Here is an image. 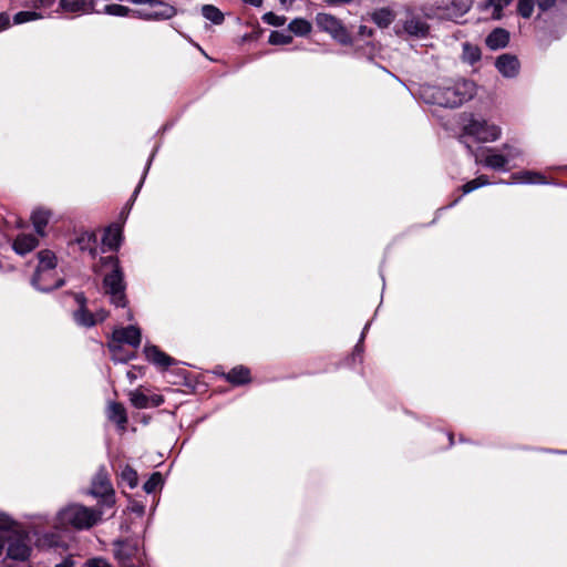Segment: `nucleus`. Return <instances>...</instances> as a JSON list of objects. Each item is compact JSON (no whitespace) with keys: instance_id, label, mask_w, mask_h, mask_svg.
Here are the masks:
<instances>
[{"instance_id":"nucleus-44","label":"nucleus","mask_w":567,"mask_h":567,"mask_svg":"<svg viewBox=\"0 0 567 567\" xmlns=\"http://www.w3.org/2000/svg\"><path fill=\"white\" fill-rule=\"evenodd\" d=\"M93 316H94V320H96V323H97V322L104 321L107 318L109 313H107V311L101 309V310L96 311L95 313H93Z\"/></svg>"},{"instance_id":"nucleus-42","label":"nucleus","mask_w":567,"mask_h":567,"mask_svg":"<svg viewBox=\"0 0 567 567\" xmlns=\"http://www.w3.org/2000/svg\"><path fill=\"white\" fill-rule=\"evenodd\" d=\"M556 0H537V6L540 10L545 11L555 4Z\"/></svg>"},{"instance_id":"nucleus-45","label":"nucleus","mask_w":567,"mask_h":567,"mask_svg":"<svg viewBox=\"0 0 567 567\" xmlns=\"http://www.w3.org/2000/svg\"><path fill=\"white\" fill-rule=\"evenodd\" d=\"M359 34L361 37H370L372 34V30L369 29L368 27L365 25H360L359 28Z\"/></svg>"},{"instance_id":"nucleus-22","label":"nucleus","mask_w":567,"mask_h":567,"mask_svg":"<svg viewBox=\"0 0 567 567\" xmlns=\"http://www.w3.org/2000/svg\"><path fill=\"white\" fill-rule=\"evenodd\" d=\"M107 417L116 423L121 430L125 429L127 423L126 411L120 403H110L107 408Z\"/></svg>"},{"instance_id":"nucleus-8","label":"nucleus","mask_w":567,"mask_h":567,"mask_svg":"<svg viewBox=\"0 0 567 567\" xmlns=\"http://www.w3.org/2000/svg\"><path fill=\"white\" fill-rule=\"evenodd\" d=\"M7 542V554L10 558L16 560H27L30 557L32 549L27 534L20 533L11 527L9 529Z\"/></svg>"},{"instance_id":"nucleus-2","label":"nucleus","mask_w":567,"mask_h":567,"mask_svg":"<svg viewBox=\"0 0 567 567\" xmlns=\"http://www.w3.org/2000/svg\"><path fill=\"white\" fill-rule=\"evenodd\" d=\"M102 519V512L81 504H70L60 509L54 518L56 529H90Z\"/></svg>"},{"instance_id":"nucleus-28","label":"nucleus","mask_w":567,"mask_h":567,"mask_svg":"<svg viewBox=\"0 0 567 567\" xmlns=\"http://www.w3.org/2000/svg\"><path fill=\"white\" fill-rule=\"evenodd\" d=\"M202 14L204 16V18H206L215 24H220L224 21V14L221 13V11L212 4L203 6Z\"/></svg>"},{"instance_id":"nucleus-34","label":"nucleus","mask_w":567,"mask_h":567,"mask_svg":"<svg viewBox=\"0 0 567 567\" xmlns=\"http://www.w3.org/2000/svg\"><path fill=\"white\" fill-rule=\"evenodd\" d=\"M534 0H518L517 12L520 17L528 19L534 12Z\"/></svg>"},{"instance_id":"nucleus-46","label":"nucleus","mask_w":567,"mask_h":567,"mask_svg":"<svg viewBox=\"0 0 567 567\" xmlns=\"http://www.w3.org/2000/svg\"><path fill=\"white\" fill-rule=\"evenodd\" d=\"M245 3L254 6V7H260L262 4V0H243Z\"/></svg>"},{"instance_id":"nucleus-38","label":"nucleus","mask_w":567,"mask_h":567,"mask_svg":"<svg viewBox=\"0 0 567 567\" xmlns=\"http://www.w3.org/2000/svg\"><path fill=\"white\" fill-rule=\"evenodd\" d=\"M162 483H163L162 475L158 472H155L145 482L143 488L146 493H153L158 486L162 485Z\"/></svg>"},{"instance_id":"nucleus-35","label":"nucleus","mask_w":567,"mask_h":567,"mask_svg":"<svg viewBox=\"0 0 567 567\" xmlns=\"http://www.w3.org/2000/svg\"><path fill=\"white\" fill-rule=\"evenodd\" d=\"M292 42V37L289 33L272 31L269 35V43L274 45L289 44Z\"/></svg>"},{"instance_id":"nucleus-48","label":"nucleus","mask_w":567,"mask_h":567,"mask_svg":"<svg viewBox=\"0 0 567 567\" xmlns=\"http://www.w3.org/2000/svg\"><path fill=\"white\" fill-rule=\"evenodd\" d=\"M54 567H73V563L71 560H64V561L55 565Z\"/></svg>"},{"instance_id":"nucleus-33","label":"nucleus","mask_w":567,"mask_h":567,"mask_svg":"<svg viewBox=\"0 0 567 567\" xmlns=\"http://www.w3.org/2000/svg\"><path fill=\"white\" fill-rule=\"evenodd\" d=\"M78 243L82 250L87 249L92 255L95 254V247H94L95 235L94 234L85 233V234L81 235L78 239Z\"/></svg>"},{"instance_id":"nucleus-50","label":"nucleus","mask_w":567,"mask_h":567,"mask_svg":"<svg viewBox=\"0 0 567 567\" xmlns=\"http://www.w3.org/2000/svg\"><path fill=\"white\" fill-rule=\"evenodd\" d=\"M141 185H142V183H140V185H138V186H137V188L135 189L134 195H133L134 197H135V196H136V194L138 193V190H140V188H141Z\"/></svg>"},{"instance_id":"nucleus-21","label":"nucleus","mask_w":567,"mask_h":567,"mask_svg":"<svg viewBox=\"0 0 567 567\" xmlns=\"http://www.w3.org/2000/svg\"><path fill=\"white\" fill-rule=\"evenodd\" d=\"M112 492L113 489L110 484L107 473L104 470H100L93 480L92 493L94 495L105 496Z\"/></svg>"},{"instance_id":"nucleus-7","label":"nucleus","mask_w":567,"mask_h":567,"mask_svg":"<svg viewBox=\"0 0 567 567\" xmlns=\"http://www.w3.org/2000/svg\"><path fill=\"white\" fill-rule=\"evenodd\" d=\"M463 132L478 142H493L501 136V128L498 126L474 116H470L463 124Z\"/></svg>"},{"instance_id":"nucleus-15","label":"nucleus","mask_w":567,"mask_h":567,"mask_svg":"<svg viewBox=\"0 0 567 567\" xmlns=\"http://www.w3.org/2000/svg\"><path fill=\"white\" fill-rule=\"evenodd\" d=\"M130 401L136 409H147L159 406L164 398L159 394L147 395L141 391H133L130 393Z\"/></svg>"},{"instance_id":"nucleus-29","label":"nucleus","mask_w":567,"mask_h":567,"mask_svg":"<svg viewBox=\"0 0 567 567\" xmlns=\"http://www.w3.org/2000/svg\"><path fill=\"white\" fill-rule=\"evenodd\" d=\"M462 59L471 64L477 62L481 59L480 48L467 42L464 43Z\"/></svg>"},{"instance_id":"nucleus-25","label":"nucleus","mask_w":567,"mask_h":567,"mask_svg":"<svg viewBox=\"0 0 567 567\" xmlns=\"http://www.w3.org/2000/svg\"><path fill=\"white\" fill-rule=\"evenodd\" d=\"M122 239V230L120 227H110L104 237L103 243L111 249H117Z\"/></svg>"},{"instance_id":"nucleus-26","label":"nucleus","mask_w":567,"mask_h":567,"mask_svg":"<svg viewBox=\"0 0 567 567\" xmlns=\"http://www.w3.org/2000/svg\"><path fill=\"white\" fill-rule=\"evenodd\" d=\"M512 178L516 183H520V184L544 183L543 176H540L539 174H537L535 172H530V171H525V172H519V173L513 174Z\"/></svg>"},{"instance_id":"nucleus-40","label":"nucleus","mask_w":567,"mask_h":567,"mask_svg":"<svg viewBox=\"0 0 567 567\" xmlns=\"http://www.w3.org/2000/svg\"><path fill=\"white\" fill-rule=\"evenodd\" d=\"M262 20L264 22L275 27H281L286 23V18L284 16H277L272 12L265 13Z\"/></svg>"},{"instance_id":"nucleus-41","label":"nucleus","mask_w":567,"mask_h":567,"mask_svg":"<svg viewBox=\"0 0 567 567\" xmlns=\"http://www.w3.org/2000/svg\"><path fill=\"white\" fill-rule=\"evenodd\" d=\"M86 567H112L106 560L101 558H95L87 561Z\"/></svg>"},{"instance_id":"nucleus-49","label":"nucleus","mask_w":567,"mask_h":567,"mask_svg":"<svg viewBox=\"0 0 567 567\" xmlns=\"http://www.w3.org/2000/svg\"><path fill=\"white\" fill-rule=\"evenodd\" d=\"M132 508L134 512H136L138 514H142L144 511L143 506H141V505H134Z\"/></svg>"},{"instance_id":"nucleus-9","label":"nucleus","mask_w":567,"mask_h":567,"mask_svg":"<svg viewBox=\"0 0 567 567\" xmlns=\"http://www.w3.org/2000/svg\"><path fill=\"white\" fill-rule=\"evenodd\" d=\"M317 25L342 44H350L351 37L340 20L328 13H318Z\"/></svg>"},{"instance_id":"nucleus-47","label":"nucleus","mask_w":567,"mask_h":567,"mask_svg":"<svg viewBox=\"0 0 567 567\" xmlns=\"http://www.w3.org/2000/svg\"><path fill=\"white\" fill-rule=\"evenodd\" d=\"M135 4H153L154 0H131Z\"/></svg>"},{"instance_id":"nucleus-32","label":"nucleus","mask_w":567,"mask_h":567,"mask_svg":"<svg viewBox=\"0 0 567 567\" xmlns=\"http://www.w3.org/2000/svg\"><path fill=\"white\" fill-rule=\"evenodd\" d=\"M373 21L380 27V28H386L390 25L393 21V16L391 11L386 9L379 10L373 13L372 16Z\"/></svg>"},{"instance_id":"nucleus-30","label":"nucleus","mask_w":567,"mask_h":567,"mask_svg":"<svg viewBox=\"0 0 567 567\" xmlns=\"http://www.w3.org/2000/svg\"><path fill=\"white\" fill-rule=\"evenodd\" d=\"M511 2L512 0H487L485 3V9L493 8L492 18L501 19L503 9L506 8Z\"/></svg>"},{"instance_id":"nucleus-1","label":"nucleus","mask_w":567,"mask_h":567,"mask_svg":"<svg viewBox=\"0 0 567 567\" xmlns=\"http://www.w3.org/2000/svg\"><path fill=\"white\" fill-rule=\"evenodd\" d=\"M475 93L476 86L474 82L470 80H457L446 86H423L421 96L426 103L443 107H457L470 101Z\"/></svg>"},{"instance_id":"nucleus-3","label":"nucleus","mask_w":567,"mask_h":567,"mask_svg":"<svg viewBox=\"0 0 567 567\" xmlns=\"http://www.w3.org/2000/svg\"><path fill=\"white\" fill-rule=\"evenodd\" d=\"M39 265L32 278V285L41 291H50L63 285L62 279L51 281L52 270L56 266V257L51 250H41L38 254Z\"/></svg>"},{"instance_id":"nucleus-51","label":"nucleus","mask_w":567,"mask_h":567,"mask_svg":"<svg viewBox=\"0 0 567 567\" xmlns=\"http://www.w3.org/2000/svg\"><path fill=\"white\" fill-rule=\"evenodd\" d=\"M280 2H281L282 4H286L287 0H280Z\"/></svg>"},{"instance_id":"nucleus-4","label":"nucleus","mask_w":567,"mask_h":567,"mask_svg":"<svg viewBox=\"0 0 567 567\" xmlns=\"http://www.w3.org/2000/svg\"><path fill=\"white\" fill-rule=\"evenodd\" d=\"M105 266L111 267V272L104 277L103 284L105 292L111 296V302L117 307L125 306V285L123 281V272L115 257H106L103 259Z\"/></svg>"},{"instance_id":"nucleus-17","label":"nucleus","mask_w":567,"mask_h":567,"mask_svg":"<svg viewBox=\"0 0 567 567\" xmlns=\"http://www.w3.org/2000/svg\"><path fill=\"white\" fill-rule=\"evenodd\" d=\"M403 30L412 37L423 38L429 32V25L421 18L409 14L403 22Z\"/></svg>"},{"instance_id":"nucleus-37","label":"nucleus","mask_w":567,"mask_h":567,"mask_svg":"<svg viewBox=\"0 0 567 567\" xmlns=\"http://www.w3.org/2000/svg\"><path fill=\"white\" fill-rule=\"evenodd\" d=\"M41 18V14L35 11H20L14 14L13 22L16 24L25 23L29 21L38 20Z\"/></svg>"},{"instance_id":"nucleus-20","label":"nucleus","mask_w":567,"mask_h":567,"mask_svg":"<svg viewBox=\"0 0 567 567\" xmlns=\"http://www.w3.org/2000/svg\"><path fill=\"white\" fill-rule=\"evenodd\" d=\"M509 41V33L502 28L493 30L486 38V45L492 50L505 48Z\"/></svg>"},{"instance_id":"nucleus-23","label":"nucleus","mask_w":567,"mask_h":567,"mask_svg":"<svg viewBox=\"0 0 567 567\" xmlns=\"http://www.w3.org/2000/svg\"><path fill=\"white\" fill-rule=\"evenodd\" d=\"M51 218V213L47 209H35L31 215L33 227L38 235H44V228Z\"/></svg>"},{"instance_id":"nucleus-11","label":"nucleus","mask_w":567,"mask_h":567,"mask_svg":"<svg viewBox=\"0 0 567 567\" xmlns=\"http://www.w3.org/2000/svg\"><path fill=\"white\" fill-rule=\"evenodd\" d=\"M471 6V0L442 1L437 7V16L450 20H457L470 10Z\"/></svg>"},{"instance_id":"nucleus-36","label":"nucleus","mask_w":567,"mask_h":567,"mask_svg":"<svg viewBox=\"0 0 567 567\" xmlns=\"http://www.w3.org/2000/svg\"><path fill=\"white\" fill-rule=\"evenodd\" d=\"M487 184H489L487 177L485 175H481V176L476 177L475 179L464 184L462 189H463L464 194H467V193H471V192H473L482 186H485Z\"/></svg>"},{"instance_id":"nucleus-24","label":"nucleus","mask_w":567,"mask_h":567,"mask_svg":"<svg viewBox=\"0 0 567 567\" xmlns=\"http://www.w3.org/2000/svg\"><path fill=\"white\" fill-rule=\"evenodd\" d=\"M226 379L233 384H244L249 381V370L245 367H236L227 373Z\"/></svg>"},{"instance_id":"nucleus-12","label":"nucleus","mask_w":567,"mask_h":567,"mask_svg":"<svg viewBox=\"0 0 567 567\" xmlns=\"http://www.w3.org/2000/svg\"><path fill=\"white\" fill-rule=\"evenodd\" d=\"M503 150L506 151L505 154L495 153L493 150H488V154L483 159L484 165L493 169H503L509 161L519 155V151L509 145H504Z\"/></svg>"},{"instance_id":"nucleus-43","label":"nucleus","mask_w":567,"mask_h":567,"mask_svg":"<svg viewBox=\"0 0 567 567\" xmlns=\"http://www.w3.org/2000/svg\"><path fill=\"white\" fill-rule=\"evenodd\" d=\"M10 24V18L6 13L0 14V31L6 30Z\"/></svg>"},{"instance_id":"nucleus-19","label":"nucleus","mask_w":567,"mask_h":567,"mask_svg":"<svg viewBox=\"0 0 567 567\" xmlns=\"http://www.w3.org/2000/svg\"><path fill=\"white\" fill-rule=\"evenodd\" d=\"M38 245L39 241L34 236L21 234L14 239L12 248L18 255L23 256L32 251Z\"/></svg>"},{"instance_id":"nucleus-16","label":"nucleus","mask_w":567,"mask_h":567,"mask_svg":"<svg viewBox=\"0 0 567 567\" xmlns=\"http://www.w3.org/2000/svg\"><path fill=\"white\" fill-rule=\"evenodd\" d=\"M144 353L150 362L162 369H167L168 367L176 363L175 359L161 351L156 346H146Z\"/></svg>"},{"instance_id":"nucleus-27","label":"nucleus","mask_w":567,"mask_h":567,"mask_svg":"<svg viewBox=\"0 0 567 567\" xmlns=\"http://www.w3.org/2000/svg\"><path fill=\"white\" fill-rule=\"evenodd\" d=\"M289 30L296 35L303 37L311 31V23L305 19H295L289 23Z\"/></svg>"},{"instance_id":"nucleus-10","label":"nucleus","mask_w":567,"mask_h":567,"mask_svg":"<svg viewBox=\"0 0 567 567\" xmlns=\"http://www.w3.org/2000/svg\"><path fill=\"white\" fill-rule=\"evenodd\" d=\"M133 12L140 19L155 21L168 20L176 14L174 7L155 0L153 1V4H150L148 9L136 10Z\"/></svg>"},{"instance_id":"nucleus-31","label":"nucleus","mask_w":567,"mask_h":567,"mask_svg":"<svg viewBox=\"0 0 567 567\" xmlns=\"http://www.w3.org/2000/svg\"><path fill=\"white\" fill-rule=\"evenodd\" d=\"M132 12V10L128 7L113 3L107 4L104 7L103 11H100V13H105L109 16H115V17H126Z\"/></svg>"},{"instance_id":"nucleus-14","label":"nucleus","mask_w":567,"mask_h":567,"mask_svg":"<svg viewBox=\"0 0 567 567\" xmlns=\"http://www.w3.org/2000/svg\"><path fill=\"white\" fill-rule=\"evenodd\" d=\"M496 69L505 78H515L519 73V61L511 54H503L495 62Z\"/></svg>"},{"instance_id":"nucleus-13","label":"nucleus","mask_w":567,"mask_h":567,"mask_svg":"<svg viewBox=\"0 0 567 567\" xmlns=\"http://www.w3.org/2000/svg\"><path fill=\"white\" fill-rule=\"evenodd\" d=\"M96 0H60L59 9L65 13L91 14L100 13L95 9Z\"/></svg>"},{"instance_id":"nucleus-5","label":"nucleus","mask_w":567,"mask_h":567,"mask_svg":"<svg viewBox=\"0 0 567 567\" xmlns=\"http://www.w3.org/2000/svg\"><path fill=\"white\" fill-rule=\"evenodd\" d=\"M114 555L121 567H143L145 554L137 540H117L114 543Z\"/></svg>"},{"instance_id":"nucleus-18","label":"nucleus","mask_w":567,"mask_h":567,"mask_svg":"<svg viewBox=\"0 0 567 567\" xmlns=\"http://www.w3.org/2000/svg\"><path fill=\"white\" fill-rule=\"evenodd\" d=\"M76 302L79 303L80 308L78 311L74 312V320L84 327H92L96 323V320H94V316L92 312H90L85 308V297L83 295H76Z\"/></svg>"},{"instance_id":"nucleus-6","label":"nucleus","mask_w":567,"mask_h":567,"mask_svg":"<svg viewBox=\"0 0 567 567\" xmlns=\"http://www.w3.org/2000/svg\"><path fill=\"white\" fill-rule=\"evenodd\" d=\"M120 343H127L134 348L141 344V330L136 326H128L126 328H115L112 334V341L109 343V348L113 353L115 361H127L132 355L124 357L121 354Z\"/></svg>"},{"instance_id":"nucleus-39","label":"nucleus","mask_w":567,"mask_h":567,"mask_svg":"<svg viewBox=\"0 0 567 567\" xmlns=\"http://www.w3.org/2000/svg\"><path fill=\"white\" fill-rule=\"evenodd\" d=\"M121 477L124 482L128 484L131 488H134L137 485V473L130 466H126L122 473Z\"/></svg>"}]
</instances>
